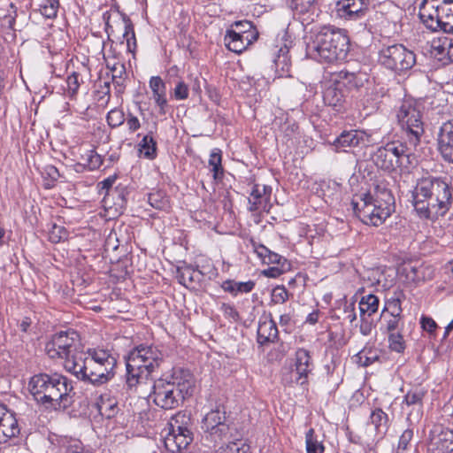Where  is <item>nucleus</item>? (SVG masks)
I'll use <instances>...</instances> for the list:
<instances>
[{
  "mask_svg": "<svg viewBox=\"0 0 453 453\" xmlns=\"http://www.w3.org/2000/svg\"><path fill=\"white\" fill-rule=\"evenodd\" d=\"M402 273L405 275L407 280L419 282L432 278L433 272L429 266L424 265H414L409 263L403 265Z\"/></svg>",
  "mask_w": 453,
  "mask_h": 453,
  "instance_id": "obj_27",
  "label": "nucleus"
},
{
  "mask_svg": "<svg viewBox=\"0 0 453 453\" xmlns=\"http://www.w3.org/2000/svg\"><path fill=\"white\" fill-rule=\"evenodd\" d=\"M125 121L127 122L128 130L131 133L137 131L141 127V122L139 119L130 112L127 114Z\"/></svg>",
  "mask_w": 453,
  "mask_h": 453,
  "instance_id": "obj_56",
  "label": "nucleus"
},
{
  "mask_svg": "<svg viewBox=\"0 0 453 453\" xmlns=\"http://www.w3.org/2000/svg\"><path fill=\"white\" fill-rule=\"evenodd\" d=\"M73 386L71 380L60 373H52L46 390V399L42 405L46 409L60 410L68 408L73 401Z\"/></svg>",
  "mask_w": 453,
  "mask_h": 453,
  "instance_id": "obj_8",
  "label": "nucleus"
},
{
  "mask_svg": "<svg viewBox=\"0 0 453 453\" xmlns=\"http://www.w3.org/2000/svg\"><path fill=\"white\" fill-rule=\"evenodd\" d=\"M117 179L116 175L109 176L108 178L104 179V180L100 181L97 185L99 191L102 193L103 190H105V194L108 193L110 188L114 184L115 180Z\"/></svg>",
  "mask_w": 453,
  "mask_h": 453,
  "instance_id": "obj_60",
  "label": "nucleus"
},
{
  "mask_svg": "<svg viewBox=\"0 0 453 453\" xmlns=\"http://www.w3.org/2000/svg\"><path fill=\"white\" fill-rule=\"evenodd\" d=\"M271 195L272 188L267 185L254 184L249 196V211H266L271 209Z\"/></svg>",
  "mask_w": 453,
  "mask_h": 453,
  "instance_id": "obj_15",
  "label": "nucleus"
},
{
  "mask_svg": "<svg viewBox=\"0 0 453 453\" xmlns=\"http://www.w3.org/2000/svg\"><path fill=\"white\" fill-rule=\"evenodd\" d=\"M396 116L406 142L416 148L425 132L420 111L414 104L404 102Z\"/></svg>",
  "mask_w": 453,
  "mask_h": 453,
  "instance_id": "obj_9",
  "label": "nucleus"
},
{
  "mask_svg": "<svg viewBox=\"0 0 453 453\" xmlns=\"http://www.w3.org/2000/svg\"><path fill=\"white\" fill-rule=\"evenodd\" d=\"M106 120L111 127L116 128L125 122L126 117L122 110L114 108L108 112Z\"/></svg>",
  "mask_w": 453,
  "mask_h": 453,
  "instance_id": "obj_45",
  "label": "nucleus"
},
{
  "mask_svg": "<svg viewBox=\"0 0 453 453\" xmlns=\"http://www.w3.org/2000/svg\"><path fill=\"white\" fill-rule=\"evenodd\" d=\"M319 0H288L289 8L299 13L304 14L309 12L318 4Z\"/></svg>",
  "mask_w": 453,
  "mask_h": 453,
  "instance_id": "obj_38",
  "label": "nucleus"
},
{
  "mask_svg": "<svg viewBox=\"0 0 453 453\" xmlns=\"http://www.w3.org/2000/svg\"><path fill=\"white\" fill-rule=\"evenodd\" d=\"M220 311L223 312L224 316L227 319H231L234 321H237L239 319V313L235 310V308L229 303H222L220 307Z\"/></svg>",
  "mask_w": 453,
  "mask_h": 453,
  "instance_id": "obj_54",
  "label": "nucleus"
},
{
  "mask_svg": "<svg viewBox=\"0 0 453 453\" xmlns=\"http://www.w3.org/2000/svg\"><path fill=\"white\" fill-rule=\"evenodd\" d=\"M250 244L254 252L257 255V257L265 264H281V261L284 262L286 259L280 255L271 251L267 247L263 244L257 243L254 240L250 241Z\"/></svg>",
  "mask_w": 453,
  "mask_h": 453,
  "instance_id": "obj_28",
  "label": "nucleus"
},
{
  "mask_svg": "<svg viewBox=\"0 0 453 453\" xmlns=\"http://www.w3.org/2000/svg\"><path fill=\"white\" fill-rule=\"evenodd\" d=\"M45 172L52 180H57L60 176L58 170L53 165H48Z\"/></svg>",
  "mask_w": 453,
  "mask_h": 453,
  "instance_id": "obj_63",
  "label": "nucleus"
},
{
  "mask_svg": "<svg viewBox=\"0 0 453 453\" xmlns=\"http://www.w3.org/2000/svg\"><path fill=\"white\" fill-rule=\"evenodd\" d=\"M163 360V354L155 346L140 345L134 349L127 359V385L129 389L142 388L152 383L154 403L165 410L178 408L187 395H190L195 384L189 371L174 368L169 377L153 380L152 374Z\"/></svg>",
  "mask_w": 453,
  "mask_h": 453,
  "instance_id": "obj_1",
  "label": "nucleus"
},
{
  "mask_svg": "<svg viewBox=\"0 0 453 453\" xmlns=\"http://www.w3.org/2000/svg\"><path fill=\"white\" fill-rule=\"evenodd\" d=\"M409 157L407 145L398 142H388L372 155L374 165L388 173H392L401 167L403 160Z\"/></svg>",
  "mask_w": 453,
  "mask_h": 453,
  "instance_id": "obj_10",
  "label": "nucleus"
},
{
  "mask_svg": "<svg viewBox=\"0 0 453 453\" xmlns=\"http://www.w3.org/2000/svg\"><path fill=\"white\" fill-rule=\"evenodd\" d=\"M371 423L374 426L377 434H384L388 428V416L381 409L373 410L370 415Z\"/></svg>",
  "mask_w": 453,
  "mask_h": 453,
  "instance_id": "obj_32",
  "label": "nucleus"
},
{
  "mask_svg": "<svg viewBox=\"0 0 453 453\" xmlns=\"http://www.w3.org/2000/svg\"><path fill=\"white\" fill-rule=\"evenodd\" d=\"M427 451L429 453L453 452V430L441 425H435L428 434Z\"/></svg>",
  "mask_w": 453,
  "mask_h": 453,
  "instance_id": "obj_12",
  "label": "nucleus"
},
{
  "mask_svg": "<svg viewBox=\"0 0 453 453\" xmlns=\"http://www.w3.org/2000/svg\"><path fill=\"white\" fill-rule=\"evenodd\" d=\"M380 63L386 68L403 72L411 69L416 63L415 54L402 44H394L380 51Z\"/></svg>",
  "mask_w": 453,
  "mask_h": 453,
  "instance_id": "obj_11",
  "label": "nucleus"
},
{
  "mask_svg": "<svg viewBox=\"0 0 453 453\" xmlns=\"http://www.w3.org/2000/svg\"><path fill=\"white\" fill-rule=\"evenodd\" d=\"M351 207L365 224L379 226L395 209V197L384 180H377L366 193L355 195Z\"/></svg>",
  "mask_w": 453,
  "mask_h": 453,
  "instance_id": "obj_3",
  "label": "nucleus"
},
{
  "mask_svg": "<svg viewBox=\"0 0 453 453\" xmlns=\"http://www.w3.org/2000/svg\"><path fill=\"white\" fill-rule=\"evenodd\" d=\"M305 444L307 453H324L325 447L322 441L315 435V430L310 428L305 434Z\"/></svg>",
  "mask_w": 453,
  "mask_h": 453,
  "instance_id": "obj_35",
  "label": "nucleus"
},
{
  "mask_svg": "<svg viewBox=\"0 0 453 453\" xmlns=\"http://www.w3.org/2000/svg\"><path fill=\"white\" fill-rule=\"evenodd\" d=\"M295 369L294 372L297 375L296 382L301 386L308 383L309 375L314 369L310 351L303 348H299L295 354Z\"/></svg>",
  "mask_w": 453,
  "mask_h": 453,
  "instance_id": "obj_16",
  "label": "nucleus"
},
{
  "mask_svg": "<svg viewBox=\"0 0 453 453\" xmlns=\"http://www.w3.org/2000/svg\"><path fill=\"white\" fill-rule=\"evenodd\" d=\"M116 365L117 358L110 350L88 349L72 374L82 381L101 386L114 377Z\"/></svg>",
  "mask_w": 453,
  "mask_h": 453,
  "instance_id": "obj_5",
  "label": "nucleus"
},
{
  "mask_svg": "<svg viewBox=\"0 0 453 453\" xmlns=\"http://www.w3.org/2000/svg\"><path fill=\"white\" fill-rule=\"evenodd\" d=\"M252 33L253 34L242 35L234 33V31H227L225 36V42L227 49L238 54L242 53L249 45L257 39L258 33Z\"/></svg>",
  "mask_w": 453,
  "mask_h": 453,
  "instance_id": "obj_22",
  "label": "nucleus"
},
{
  "mask_svg": "<svg viewBox=\"0 0 453 453\" xmlns=\"http://www.w3.org/2000/svg\"><path fill=\"white\" fill-rule=\"evenodd\" d=\"M228 31H234V33L242 35L253 34L252 32H257L253 27V24L248 20L235 22Z\"/></svg>",
  "mask_w": 453,
  "mask_h": 453,
  "instance_id": "obj_48",
  "label": "nucleus"
},
{
  "mask_svg": "<svg viewBox=\"0 0 453 453\" xmlns=\"http://www.w3.org/2000/svg\"><path fill=\"white\" fill-rule=\"evenodd\" d=\"M379 303V298L372 294L362 296L359 302L360 317H371L373 315L378 311Z\"/></svg>",
  "mask_w": 453,
  "mask_h": 453,
  "instance_id": "obj_31",
  "label": "nucleus"
},
{
  "mask_svg": "<svg viewBox=\"0 0 453 453\" xmlns=\"http://www.w3.org/2000/svg\"><path fill=\"white\" fill-rule=\"evenodd\" d=\"M222 288L224 291L228 292L234 296L239 293H250L255 287L253 280H248L245 282L235 281L233 280H226L222 283Z\"/></svg>",
  "mask_w": 453,
  "mask_h": 453,
  "instance_id": "obj_30",
  "label": "nucleus"
},
{
  "mask_svg": "<svg viewBox=\"0 0 453 453\" xmlns=\"http://www.w3.org/2000/svg\"><path fill=\"white\" fill-rule=\"evenodd\" d=\"M413 206L424 219L443 216L451 204V188L441 177L426 176L419 179L412 193Z\"/></svg>",
  "mask_w": 453,
  "mask_h": 453,
  "instance_id": "obj_2",
  "label": "nucleus"
},
{
  "mask_svg": "<svg viewBox=\"0 0 453 453\" xmlns=\"http://www.w3.org/2000/svg\"><path fill=\"white\" fill-rule=\"evenodd\" d=\"M278 328L272 317L261 318L257 327V342L264 345L278 339Z\"/></svg>",
  "mask_w": 453,
  "mask_h": 453,
  "instance_id": "obj_24",
  "label": "nucleus"
},
{
  "mask_svg": "<svg viewBox=\"0 0 453 453\" xmlns=\"http://www.w3.org/2000/svg\"><path fill=\"white\" fill-rule=\"evenodd\" d=\"M388 343L390 349L397 353H403L406 348L405 341L399 332L388 334Z\"/></svg>",
  "mask_w": 453,
  "mask_h": 453,
  "instance_id": "obj_46",
  "label": "nucleus"
},
{
  "mask_svg": "<svg viewBox=\"0 0 453 453\" xmlns=\"http://www.w3.org/2000/svg\"><path fill=\"white\" fill-rule=\"evenodd\" d=\"M383 319L385 321L386 331L388 334L391 333H396L401 323V317L387 316L386 318H383Z\"/></svg>",
  "mask_w": 453,
  "mask_h": 453,
  "instance_id": "obj_53",
  "label": "nucleus"
},
{
  "mask_svg": "<svg viewBox=\"0 0 453 453\" xmlns=\"http://www.w3.org/2000/svg\"><path fill=\"white\" fill-rule=\"evenodd\" d=\"M289 297V294L284 286H277L273 289L272 301L275 303H284Z\"/></svg>",
  "mask_w": 453,
  "mask_h": 453,
  "instance_id": "obj_50",
  "label": "nucleus"
},
{
  "mask_svg": "<svg viewBox=\"0 0 453 453\" xmlns=\"http://www.w3.org/2000/svg\"><path fill=\"white\" fill-rule=\"evenodd\" d=\"M139 150L147 158L152 159L157 156V143L153 137L146 134L139 143Z\"/></svg>",
  "mask_w": 453,
  "mask_h": 453,
  "instance_id": "obj_37",
  "label": "nucleus"
},
{
  "mask_svg": "<svg viewBox=\"0 0 453 453\" xmlns=\"http://www.w3.org/2000/svg\"><path fill=\"white\" fill-rule=\"evenodd\" d=\"M45 352L51 359H64L66 372L73 373L84 356V346L80 334L74 330L60 331L45 344Z\"/></svg>",
  "mask_w": 453,
  "mask_h": 453,
  "instance_id": "obj_6",
  "label": "nucleus"
},
{
  "mask_svg": "<svg viewBox=\"0 0 453 453\" xmlns=\"http://www.w3.org/2000/svg\"><path fill=\"white\" fill-rule=\"evenodd\" d=\"M434 50L441 56H447L450 62H453V40L444 37L439 41V44L434 46Z\"/></svg>",
  "mask_w": 453,
  "mask_h": 453,
  "instance_id": "obj_44",
  "label": "nucleus"
},
{
  "mask_svg": "<svg viewBox=\"0 0 453 453\" xmlns=\"http://www.w3.org/2000/svg\"><path fill=\"white\" fill-rule=\"evenodd\" d=\"M426 394V391L423 388H416L409 390L404 395L402 407L404 405L412 407L413 410H417L418 413L421 412L423 407V399Z\"/></svg>",
  "mask_w": 453,
  "mask_h": 453,
  "instance_id": "obj_29",
  "label": "nucleus"
},
{
  "mask_svg": "<svg viewBox=\"0 0 453 453\" xmlns=\"http://www.w3.org/2000/svg\"><path fill=\"white\" fill-rule=\"evenodd\" d=\"M216 453H248L247 446L241 442H230L220 447Z\"/></svg>",
  "mask_w": 453,
  "mask_h": 453,
  "instance_id": "obj_49",
  "label": "nucleus"
},
{
  "mask_svg": "<svg viewBox=\"0 0 453 453\" xmlns=\"http://www.w3.org/2000/svg\"><path fill=\"white\" fill-rule=\"evenodd\" d=\"M334 79L347 93L358 89L367 81L366 74L362 72H349L342 70L334 75Z\"/></svg>",
  "mask_w": 453,
  "mask_h": 453,
  "instance_id": "obj_20",
  "label": "nucleus"
},
{
  "mask_svg": "<svg viewBox=\"0 0 453 453\" xmlns=\"http://www.w3.org/2000/svg\"><path fill=\"white\" fill-rule=\"evenodd\" d=\"M349 50V40L345 30L331 26L321 27L306 46L310 58L326 63L345 60Z\"/></svg>",
  "mask_w": 453,
  "mask_h": 453,
  "instance_id": "obj_4",
  "label": "nucleus"
},
{
  "mask_svg": "<svg viewBox=\"0 0 453 453\" xmlns=\"http://www.w3.org/2000/svg\"><path fill=\"white\" fill-rule=\"evenodd\" d=\"M420 324L423 330L428 333H433L437 327L435 321L432 318L426 316L421 317Z\"/></svg>",
  "mask_w": 453,
  "mask_h": 453,
  "instance_id": "obj_58",
  "label": "nucleus"
},
{
  "mask_svg": "<svg viewBox=\"0 0 453 453\" xmlns=\"http://www.w3.org/2000/svg\"><path fill=\"white\" fill-rule=\"evenodd\" d=\"M192 437L188 429L178 426L177 430H173L165 439V448L172 453L180 452L186 449L191 443Z\"/></svg>",
  "mask_w": 453,
  "mask_h": 453,
  "instance_id": "obj_19",
  "label": "nucleus"
},
{
  "mask_svg": "<svg viewBox=\"0 0 453 453\" xmlns=\"http://www.w3.org/2000/svg\"><path fill=\"white\" fill-rule=\"evenodd\" d=\"M112 81L123 79V74L126 73V69L123 64H115L112 68Z\"/></svg>",
  "mask_w": 453,
  "mask_h": 453,
  "instance_id": "obj_61",
  "label": "nucleus"
},
{
  "mask_svg": "<svg viewBox=\"0 0 453 453\" xmlns=\"http://www.w3.org/2000/svg\"><path fill=\"white\" fill-rule=\"evenodd\" d=\"M67 93L70 96H73L80 88V75L77 73H73L66 79Z\"/></svg>",
  "mask_w": 453,
  "mask_h": 453,
  "instance_id": "obj_51",
  "label": "nucleus"
},
{
  "mask_svg": "<svg viewBox=\"0 0 453 453\" xmlns=\"http://www.w3.org/2000/svg\"><path fill=\"white\" fill-rule=\"evenodd\" d=\"M370 0H343L338 3V12L346 19H358L364 17Z\"/></svg>",
  "mask_w": 453,
  "mask_h": 453,
  "instance_id": "obj_18",
  "label": "nucleus"
},
{
  "mask_svg": "<svg viewBox=\"0 0 453 453\" xmlns=\"http://www.w3.org/2000/svg\"><path fill=\"white\" fill-rule=\"evenodd\" d=\"M153 100H154L156 105L158 107L159 114L165 115L168 111V107H169L166 95L162 96H157V97L153 98Z\"/></svg>",
  "mask_w": 453,
  "mask_h": 453,
  "instance_id": "obj_57",
  "label": "nucleus"
},
{
  "mask_svg": "<svg viewBox=\"0 0 453 453\" xmlns=\"http://www.w3.org/2000/svg\"><path fill=\"white\" fill-rule=\"evenodd\" d=\"M282 271L277 267H271L264 271V274L270 278H276L281 274Z\"/></svg>",
  "mask_w": 453,
  "mask_h": 453,
  "instance_id": "obj_64",
  "label": "nucleus"
},
{
  "mask_svg": "<svg viewBox=\"0 0 453 453\" xmlns=\"http://www.w3.org/2000/svg\"><path fill=\"white\" fill-rule=\"evenodd\" d=\"M402 311L400 300L392 299L386 303L381 312V318H386L387 316L401 317Z\"/></svg>",
  "mask_w": 453,
  "mask_h": 453,
  "instance_id": "obj_43",
  "label": "nucleus"
},
{
  "mask_svg": "<svg viewBox=\"0 0 453 453\" xmlns=\"http://www.w3.org/2000/svg\"><path fill=\"white\" fill-rule=\"evenodd\" d=\"M357 357L358 359V363L362 366H369L378 361L380 356L376 349H372V348H364L360 352H358Z\"/></svg>",
  "mask_w": 453,
  "mask_h": 453,
  "instance_id": "obj_39",
  "label": "nucleus"
},
{
  "mask_svg": "<svg viewBox=\"0 0 453 453\" xmlns=\"http://www.w3.org/2000/svg\"><path fill=\"white\" fill-rule=\"evenodd\" d=\"M413 437L412 429H406L403 431L399 439L398 449L405 450L408 448L410 441Z\"/></svg>",
  "mask_w": 453,
  "mask_h": 453,
  "instance_id": "obj_55",
  "label": "nucleus"
},
{
  "mask_svg": "<svg viewBox=\"0 0 453 453\" xmlns=\"http://www.w3.org/2000/svg\"><path fill=\"white\" fill-rule=\"evenodd\" d=\"M123 21L125 24V31L123 34V37L127 42V51L132 54H134L137 45H136V39H135L134 26L128 18L125 17L123 19Z\"/></svg>",
  "mask_w": 453,
  "mask_h": 453,
  "instance_id": "obj_36",
  "label": "nucleus"
},
{
  "mask_svg": "<svg viewBox=\"0 0 453 453\" xmlns=\"http://www.w3.org/2000/svg\"><path fill=\"white\" fill-rule=\"evenodd\" d=\"M81 158L83 163L79 164L78 167H83L89 171L98 169L103 162L101 156L94 150H88L85 154L81 156Z\"/></svg>",
  "mask_w": 453,
  "mask_h": 453,
  "instance_id": "obj_34",
  "label": "nucleus"
},
{
  "mask_svg": "<svg viewBox=\"0 0 453 453\" xmlns=\"http://www.w3.org/2000/svg\"><path fill=\"white\" fill-rule=\"evenodd\" d=\"M225 421V412L219 409L211 411L203 418L202 428L209 434L211 441H221L228 434L229 426Z\"/></svg>",
  "mask_w": 453,
  "mask_h": 453,
  "instance_id": "obj_13",
  "label": "nucleus"
},
{
  "mask_svg": "<svg viewBox=\"0 0 453 453\" xmlns=\"http://www.w3.org/2000/svg\"><path fill=\"white\" fill-rule=\"evenodd\" d=\"M149 86L153 98L166 95V85L160 76H152L150 79Z\"/></svg>",
  "mask_w": 453,
  "mask_h": 453,
  "instance_id": "obj_42",
  "label": "nucleus"
},
{
  "mask_svg": "<svg viewBox=\"0 0 453 453\" xmlns=\"http://www.w3.org/2000/svg\"><path fill=\"white\" fill-rule=\"evenodd\" d=\"M58 7V0H43L40 4V12L44 17L53 19L57 17Z\"/></svg>",
  "mask_w": 453,
  "mask_h": 453,
  "instance_id": "obj_41",
  "label": "nucleus"
},
{
  "mask_svg": "<svg viewBox=\"0 0 453 453\" xmlns=\"http://www.w3.org/2000/svg\"><path fill=\"white\" fill-rule=\"evenodd\" d=\"M361 320H362V323L360 326V332L364 335L370 334V333L372 331V324L366 320L365 317L361 318Z\"/></svg>",
  "mask_w": 453,
  "mask_h": 453,
  "instance_id": "obj_62",
  "label": "nucleus"
},
{
  "mask_svg": "<svg viewBox=\"0 0 453 453\" xmlns=\"http://www.w3.org/2000/svg\"><path fill=\"white\" fill-rule=\"evenodd\" d=\"M51 380V374L38 373L34 375L28 382V390L37 403L42 405V399H46V390Z\"/></svg>",
  "mask_w": 453,
  "mask_h": 453,
  "instance_id": "obj_23",
  "label": "nucleus"
},
{
  "mask_svg": "<svg viewBox=\"0 0 453 453\" xmlns=\"http://www.w3.org/2000/svg\"><path fill=\"white\" fill-rule=\"evenodd\" d=\"M221 162V151L216 149L211 153L209 159V166L215 180H220L223 178L224 170Z\"/></svg>",
  "mask_w": 453,
  "mask_h": 453,
  "instance_id": "obj_33",
  "label": "nucleus"
},
{
  "mask_svg": "<svg viewBox=\"0 0 453 453\" xmlns=\"http://www.w3.org/2000/svg\"><path fill=\"white\" fill-rule=\"evenodd\" d=\"M20 432L15 414H6L0 421V443H5L10 439L16 437Z\"/></svg>",
  "mask_w": 453,
  "mask_h": 453,
  "instance_id": "obj_26",
  "label": "nucleus"
},
{
  "mask_svg": "<svg viewBox=\"0 0 453 453\" xmlns=\"http://www.w3.org/2000/svg\"><path fill=\"white\" fill-rule=\"evenodd\" d=\"M348 93L333 78L326 85L323 91V101L326 105L337 112L346 110V98Z\"/></svg>",
  "mask_w": 453,
  "mask_h": 453,
  "instance_id": "obj_14",
  "label": "nucleus"
},
{
  "mask_svg": "<svg viewBox=\"0 0 453 453\" xmlns=\"http://www.w3.org/2000/svg\"><path fill=\"white\" fill-rule=\"evenodd\" d=\"M148 202L157 210H166L169 207V201L165 195L161 191L150 193Z\"/></svg>",
  "mask_w": 453,
  "mask_h": 453,
  "instance_id": "obj_40",
  "label": "nucleus"
},
{
  "mask_svg": "<svg viewBox=\"0 0 453 453\" xmlns=\"http://www.w3.org/2000/svg\"><path fill=\"white\" fill-rule=\"evenodd\" d=\"M203 273L192 265H184L177 269L179 282L186 288H195L203 280Z\"/></svg>",
  "mask_w": 453,
  "mask_h": 453,
  "instance_id": "obj_25",
  "label": "nucleus"
},
{
  "mask_svg": "<svg viewBox=\"0 0 453 453\" xmlns=\"http://www.w3.org/2000/svg\"><path fill=\"white\" fill-rule=\"evenodd\" d=\"M418 17L433 32L441 30L453 34V0H422Z\"/></svg>",
  "mask_w": 453,
  "mask_h": 453,
  "instance_id": "obj_7",
  "label": "nucleus"
},
{
  "mask_svg": "<svg viewBox=\"0 0 453 453\" xmlns=\"http://www.w3.org/2000/svg\"><path fill=\"white\" fill-rule=\"evenodd\" d=\"M438 150L445 160L453 163V119L440 127Z\"/></svg>",
  "mask_w": 453,
  "mask_h": 453,
  "instance_id": "obj_17",
  "label": "nucleus"
},
{
  "mask_svg": "<svg viewBox=\"0 0 453 453\" xmlns=\"http://www.w3.org/2000/svg\"><path fill=\"white\" fill-rule=\"evenodd\" d=\"M188 86L183 81H179L173 89V96L176 100H185L188 97Z\"/></svg>",
  "mask_w": 453,
  "mask_h": 453,
  "instance_id": "obj_52",
  "label": "nucleus"
},
{
  "mask_svg": "<svg viewBox=\"0 0 453 453\" xmlns=\"http://www.w3.org/2000/svg\"><path fill=\"white\" fill-rule=\"evenodd\" d=\"M99 411L103 415H106L108 418H111L116 413L117 405L112 403H102L99 406Z\"/></svg>",
  "mask_w": 453,
  "mask_h": 453,
  "instance_id": "obj_59",
  "label": "nucleus"
},
{
  "mask_svg": "<svg viewBox=\"0 0 453 453\" xmlns=\"http://www.w3.org/2000/svg\"><path fill=\"white\" fill-rule=\"evenodd\" d=\"M367 135L360 130L343 131L334 142L336 150L346 151L347 148L357 147L367 142Z\"/></svg>",
  "mask_w": 453,
  "mask_h": 453,
  "instance_id": "obj_21",
  "label": "nucleus"
},
{
  "mask_svg": "<svg viewBox=\"0 0 453 453\" xmlns=\"http://www.w3.org/2000/svg\"><path fill=\"white\" fill-rule=\"evenodd\" d=\"M68 233L62 226L53 224L49 231V240L53 243H58L67 239Z\"/></svg>",
  "mask_w": 453,
  "mask_h": 453,
  "instance_id": "obj_47",
  "label": "nucleus"
}]
</instances>
